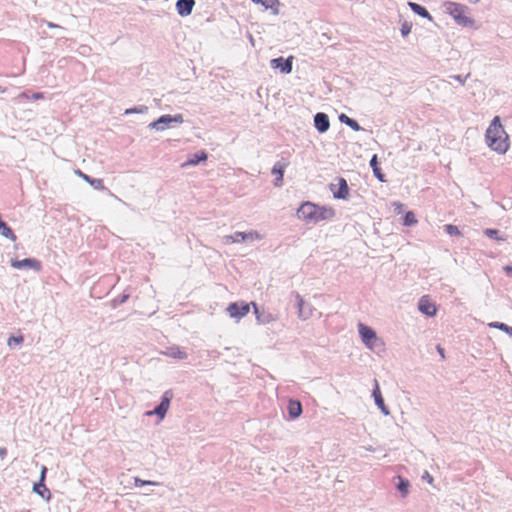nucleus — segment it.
<instances>
[{"mask_svg":"<svg viewBox=\"0 0 512 512\" xmlns=\"http://www.w3.org/2000/svg\"><path fill=\"white\" fill-rule=\"evenodd\" d=\"M23 512H30V510H27V511H23Z\"/></svg>","mask_w":512,"mask_h":512,"instance_id":"51","label":"nucleus"},{"mask_svg":"<svg viewBox=\"0 0 512 512\" xmlns=\"http://www.w3.org/2000/svg\"><path fill=\"white\" fill-rule=\"evenodd\" d=\"M485 141L491 150L499 154H505L508 151L509 137L501 124L499 116L492 119L485 133Z\"/></svg>","mask_w":512,"mask_h":512,"instance_id":"1","label":"nucleus"},{"mask_svg":"<svg viewBox=\"0 0 512 512\" xmlns=\"http://www.w3.org/2000/svg\"><path fill=\"white\" fill-rule=\"evenodd\" d=\"M370 167L373 171L374 176L380 181V182H386L385 175L383 174L380 163L378 161V157L376 154H374L370 159Z\"/></svg>","mask_w":512,"mask_h":512,"instance_id":"23","label":"nucleus"},{"mask_svg":"<svg viewBox=\"0 0 512 512\" xmlns=\"http://www.w3.org/2000/svg\"><path fill=\"white\" fill-rule=\"evenodd\" d=\"M412 23L408 21H404L401 24L400 32L403 37H407L411 33Z\"/></svg>","mask_w":512,"mask_h":512,"instance_id":"38","label":"nucleus"},{"mask_svg":"<svg viewBox=\"0 0 512 512\" xmlns=\"http://www.w3.org/2000/svg\"><path fill=\"white\" fill-rule=\"evenodd\" d=\"M443 230L451 237H460L462 236V232L460 229L453 224H446L443 226Z\"/></svg>","mask_w":512,"mask_h":512,"instance_id":"34","label":"nucleus"},{"mask_svg":"<svg viewBox=\"0 0 512 512\" xmlns=\"http://www.w3.org/2000/svg\"><path fill=\"white\" fill-rule=\"evenodd\" d=\"M437 351L444 358V349L440 345L437 346Z\"/></svg>","mask_w":512,"mask_h":512,"instance_id":"46","label":"nucleus"},{"mask_svg":"<svg viewBox=\"0 0 512 512\" xmlns=\"http://www.w3.org/2000/svg\"><path fill=\"white\" fill-rule=\"evenodd\" d=\"M338 119L339 121L342 123V124H345L347 125L349 128H351L353 131L355 132H358V131H361L363 130V128L359 125V123L349 117L348 115H346L345 113H341L339 116H338Z\"/></svg>","mask_w":512,"mask_h":512,"instance_id":"26","label":"nucleus"},{"mask_svg":"<svg viewBox=\"0 0 512 512\" xmlns=\"http://www.w3.org/2000/svg\"><path fill=\"white\" fill-rule=\"evenodd\" d=\"M5 89L0 86V93H4Z\"/></svg>","mask_w":512,"mask_h":512,"instance_id":"50","label":"nucleus"},{"mask_svg":"<svg viewBox=\"0 0 512 512\" xmlns=\"http://www.w3.org/2000/svg\"><path fill=\"white\" fill-rule=\"evenodd\" d=\"M309 310L311 311L310 307H308V305H305L304 306V311H309Z\"/></svg>","mask_w":512,"mask_h":512,"instance_id":"49","label":"nucleus"},{"mask_svg":"<svg viewBox=\"0 0 512 512\" xmlns=\"http://www.w3.org/2000/svg\"><path fill=\"white\" fill-rule=\"evenodd\" d=\"M194 6L195 0H177L175 5L176 11L181 17H187L191 15Z\"/></svg>","mask_w":512,"mask_h":512,"instance_id":"15","label":"nucleus"},{"mask_svg":"<svg viewBox=\"0 0 512 512\" xmlns=\"http://www.w3.org/2000/svg\"><path fill=\"white\" fill-rule=\"evenodd\" d=\"M315 129L323 134L326 133L330 128L329 116L324 112H317L313 117Z\"/></svg>","mask_w":512,"mask_h":512,"instance_id":"13","label":"nucleus"},{"mask_svg":"<svg viewBox=\"0 0 512 512\" xmlns=\"http://www.w3.org/2000/svg\"><path fill=\"white\" fill-rule=\"evenodd\" d=\"M43 97H44V96H43V93H41V92H36V93H34V94L32 95V98H33V99H36V100H38V99H42Z\"/></svg>","mask_w":512,"mask_h":512,"instance_id":"44","label":"nucleus"},{"mask_svg":"<svg viewBox=\"0 0 512 512\" xmlns=\"http://www.w3.org/2000/svg\"><path fill=\"white\" fill-rule=\"evenodd\" d=\"M134 483H135V486L137 487H142V486H145V485H158L157 482H154V481H150V480H142L138 477H135L134 478Z\"/></svg>","mask_w":512,"mask_h":512,"instance_id":"39","label":"nucleus"},{"mask_svg":"<svg viewBox=\"0 0 512 512\" xmlns=\"http://www.w3.org/2000/svg\"><path fill=\"white\" fill-rule=\"evenodd\" d=\"M163 354L166 355L167 357L179 360H183L188 357V354L185 351H183L179 346L176 345L167 347Z\"/></svg>","mask_w":512,"mask_h":512,"instance_id":"22","label":"nucleus"},{"mask_svg":"<svg viewBox=\"0 0 512 512\" xmlns=\"http://www.w3.org/2000/svg\"><path fill=\"white\" fill-rule=\"evenodd\" d=\"M255 4H261L265 9H271L273 15L279 14V7L281 5L279 0H252Z\"/></svg>","mask_w":512,"mask_h":512,"instance_id":"25","label":"nucleus"},{"mask_svg":"<svg viewBox=\"0 0 512 512\" xmlns=\"http://www.w3.org/2000/svg\"><path fill=\"white\" fill-rule=\"evenodd\" d=\"M397 490L401 493L402 497H406L409 493L410 482L408 479L398 477Z\"/></svg>","mask_w":512,"mask_h":512,"instance_id":"30","label":"nucleus"},{"mask_svg":"<svg viewBox=\"0 0 512 512\" xmlns=\"http://www.w3.org/2000/svg\"><path fill=\"white\" fill-rule=\"evenodd\" d=\"M417 224V219L413 211H407L402 216V225L406 227H411Z\"/></svg>","mask_w":512,"mask_h":512,"instance_id":"31","label":"nucleus"},{"mask_svg":"<svg viewBox=\"0 0 512 512\" xmlns=\"http://www.w3.org/2000/svg\"><path fill=\"white\" fill-rule=\"evenodd\" d=\"M24 341L23 335L14 336L11 335L7 340V345L10 349H15L18 345L22 344Z\"/></svg>","mask_w":512,"mask_h":512,"instance_id":"36","label":"nucleus"},{"mask_svg":"<svg viewBox=\"0 0 512 512\" xmlns=\"http://www.w3.org/2000/svg\"><path fill=\"white\" fill-rule=\"evenodd\" d=\"M76 174L78 176H80L83 180H85L87 183H89L95 190H99V191L107 190V188L104 186L103 179L93 178V177L83 173L81 170H77Z\"/></svg>","mask_w":512,"mask_h":512,"instance_id":"17","label":"nucleus"},{"mask_svg":"<svg viewBox=\"0 0 512 512\" xmlns=\"http://www.w3.org/2000/svg\"><path fill=\"white\" fill-rule=\"evenodd\" d=\"M483 233L485 236H487L490 239H494L497 241H505L506 240V238L501 235L500 230H498V229L486 228L483 231Z\"/></svg>","mask_w":512,"mask_h":512,"instance_id":"32","label":"nucleus"},{"mask_svg":"<svg viewBox=\"0 0 512 512\" xmlns=\"http://www.w3.org/2000/svg\"><path fill=\"white\" fill-rule=\"evenodd\" d=\"M251 305V302L247 303L245 301L231 302L227 306L226 311L231 318L240 320L250 312Z\"/></svg>","mask_w":512,"mask_h":512,"instance_id":"6","label":"nucleus"},{"mask_svg":"<svg viewBox=\"0 0 512 512\" xmlns=\"http://www.w3.org/2000/svg\"><path fill=\"white\" fill-rule=\"evenodd\" d=\"M129 297H130V294L123 292L122 294L118 295L117 297H115L112 300V306L114 308H116V307L124 304L125 302L128 301Z\"/></svg>","mask_w":512,"mask_h":512,"instance_id":"37","label":"nucleus"},{"mask_svg":"<svg viewBox=\"0 0 512 512\" xmlns=\"http://www.w3.org/2000/svg\"><path fill=\"white\" fill-rule=\"evenodd\" d=\"M468 2H469L470 4H476V3H478V2H479V0H468Z\"/></svg>","mask_w":512,"mask_h":512,"instance_id":"48","label":"nucleus"},{"mask_svg":"<svg viewBox=\"0 0 512 512\" xmlns=\"http://www.w3.org/2000/svg\"><path fill=\"white\" fill-rule=\"evenodd\" d=\"M173 397V391L171 389L166 390L162 394L159 404L155 406L154 410L148 411L146 414L148 416L156 415L160 420H163L169 410Z\"/></svg>","mask_w":512,"mask_h":512,"instance_id":"4","label":"nucleus"},{"mask_svg":"<svg viewBox=\"0 0 512 512\" xmlns=\"http://www.w3.org/2000/svg\"><path fill=\"white\" fill-rule=\"evenodd\" d=\"M208 158V154L204 151V150H201V151H198V152H195L193 154H190L187 158V160L185 161V163L183 164V166H196L198 164H200L201 162H204L206 161Z\"/></svg>","mask_w":512,"mask_h":512,"instance_id":"21","label":"nucleus"},{"mask_svg":"<svg viewBox=\"0 0 512 512\" xmlns=\"http://www.w3.org/2000/svg\"><path fill=\"white\" fill-rule=\"evenodd\" d=\"M334 216H335V211L333 208L318 205L314 223H318L323 220L332 219Z\"/></svg>","mask_w":512,"mask_h":512,"instance_id":"19","label":"nucleus"},{"mask_svg":"<svg viewBox=\"0 0 512 512\" xmlns=\"http://www.w3.org/2000/svg\"><path fill=\"white\" fill-rule=\"evenodd\" d=\"M504 272L510 278H512V265H506L503 267Z\"/></svg>","mask_w":512,"mask_h":512,"instance_id":"42","label":"nucleus"},{"mask_svg":"<svg viewBox=\"0 0 512 512\" xmlns=\"http://www.w3.org/2000/svg\"><path fill=\"white\" fill-rule=\"evenodd\" d=\"M372 397L374 398V403L377 406V408L385 415H389L390 411L388 407L385 405L384 398L381 394V390L379 387L378 381L374 380V388L372 390Z\"/></svg>","mask_w":512,"mask_h":512,"instance_id":"14","label":"nucleus"},{"mask_svg":"<svg viewBox=\"0 0 512 512\" xmlns=\"http://www.w3.org/2000/svg\"><path fill=\"white\" fill-rule=\"evenodd\" d=\"M295 297H296V305L298 308L299 317L302 319H307L310 316V310L304 311V306L306 304H305L304 299L301 297V295L298 292L295 293Z\"/></svg>","mask_w":512,"mask_h":512,"instance_id":"27","label":"nucleus"},{"mask_svg":"<svg viewBox=\"0 0 512 512\" xmlns=\"http://www.w3.org/2000/svg\"><path fill=\"white\" fill-rule=\"evenodd\" d=\"M293 56L284 58L282 56L270 60V67L278 69L282 74H290L293 69Z\"/></svg>","mask_w":512,"mask_h":512,"instance_id":"9","label":"nucleus"},{"mask_svg":"<svg viewBox=\"0 0 512 512\" xmlns=\"http://www.w3.org/2000/svg\"><path fill=\"white\" fill-rule=\"evenodd\" d=\"M254 235L256 238H259V234L257 232H235L233 236H231L232 242L240 243L245 242L247 239H253Z\"/></svg>","mask_w":512,"mask_h":512,"instance_id":"28","label":"nucleus"},{"mask_svg":"<svg viewBox=\"0 0 512 512\" xmlns=\"http://www.w3.org/2000/svg\"><path fill=\"white\" fill-rule=\"evenodd\" d=\"M446 12L453 18L455 23L464 28H475V20L466 15L470 11L469 7L457 3L447 1L444 3Z\"/></svg>","mask_w":512,"mask_h":512,"instance_id":"2","label":"nucleus"},{"mask_svg":"<svg viewBox=\"0 0 512 512\" xmlns=\"http://www.w3.org/2000/svg\"><path fill=\"white\" fill-rule=\"evenodd\" d=\"M489 326L491 328H496V329L506 333L507 335H509L512 338V326H509L506 323L498 322V321L490 323Z\"/></svg>","mask_w":512,"mask_h":512,"instance_id":"33","label":"nucleus"},{"mask_svg":"<svg viewBox=\"0 0 512 512\" xmlns=\"http://www.w3.org/2000/svg\"><path fill=\"white\" fill-rule=\"evenodd\" d=\"M470 76V74L468 73L466 76H462V75H452L450 76V78L454 79L455 81L459 82L460 84L464 85L465 81L467 80V78Z\"/></svg>","mask_w":512,"mask_h":512,"instance_id":"40","label":"nucleus"},{"mask_svg":"<svg viewBox=\"0 0 512 512\" xmlns=\"http://www.w3.org/2000/svg\"><path fill=\"white\" fill-rule=\"evenodd\" d=\"M358 331L363 343L368 347H372L373 342L377 340L376 332L363 323L358 324Z\"/></svg>","mask_w":512,"mask_h":512,"instance_id":"12","label":"nucleus"},{"mask_svg":"<svg viewBox=\"0 0 512 512\" xmlns=\"http://www.w3.org/2000/svg\"><path fill=\"white\" fill-rule=\"evenodd\" d=\"M148 112V107L145 105H138L131 108H127L124 111V115H130V114H144Z\"/></svg>","mask_w":512,"mask_h":512,"instance_id":"35","label":"nucleus"},{"mask_svg":"<svg viewBox=\"0 0 512 512\" xmlns=\"http://www.w3.org/2000/svg\"><path fill=\"white\" fill-rule=\"evenodd\" d=\"M418 309L421 313L429 317L435 316L437 312L435 304L431 303L426 296L420 298Z\"/></svg>","mask_w":512,"mask_h":512,"instance_id":"16","label":"nucleus"},{"mask_svg":"<svg viewBox=\"0 0 512 512\" xmlns=\"http://www.w3.org/2000/svg\"><path fill=\"white\" fill-rule=\"evenodd\" d=\"M422 479L426 480L428 483L433 482V477L427 471L424 472Z\"/></svg>","mask_w":512,"mask_h":512,"instance_id":"43","label":"nucleus"},{"mask_svg":"<svg viewBox=\"0 0 512 512\" xmlns=\"http://www.w3.org/2000/svg\"><path fill=\"white\" fill-rule=\"evenodd\" d=\"M32 491L46 501H49L52 497L51 492L47 488L45 483H39V482L34 483Z\"/></svg>","mask_w":512,"mask_h":512,"instance_id":"24","label":"nucleus"},{"mask_svg":"<svg viewBox=\"0 0 512 512\" xmlns=\"http://www.w3.org/2000/svg\"><path fill=\"white\" fill-rule=\"evenodd\" d=\"M317 206L318 205L309 201L303 202L297 209L298 218L309 223H314Z\"/></svg>","mask_w":512,"mask_h":512,"instance_id":"8","label":"nucleus"},{"mask_svg":"<svg viewBox=\"0 0 512 512\" xmlns=\"http://www.w3.org/2000/svg\"><path fill=\"white\" fill-rule=\"evenodd\" d=\"M289 165V162L286 161L284 158L277 161L271 170V173L275 175V179L273 180V184L275 187H280L283 184V177L285 173V169Z\"/></svg>","mask_w":512,"mask_h":512,"instance_id":"11","label":"nucleus"},{"mask_svg":"<svg viewBox=\"0 0 512 512\" xmlns=\"http://www.w3.org/2000/svg\"><path fill=\"white\" fill-rule=\"evenodd\" d=\"M256 317V321L259 325H266L276 320L275 316L265 310L263 307H259L255 302H251Z\"/></svg>","mask_w":512,"mask_h":512,"instance_id":"10","label":"nucleus"},{"mask_svg":"<svg viewBox=\"0 0 512 512\" xmlns=\"http://www.w3.org/2000/svg\"><path fill=\"white\" fill-rule=\"evenodd\" d=\"M408 6L416 15L428 19L430 22H433V17L425 6L412 1L408 2Z\"/></svg>","mask_w":512,"mask_h":512,"instance_id":"20","label":"nucleus"},{"mask_svg":"<svg viewBox=\"0 0 512 512\" xmlns=\"http://www.w3.org/2000/svg\"><path fill=\"white\" fill-rule=\"evenodd\" d=\"M10 264L13 268L18 270L31 269L35 272H40L42 269V263L36 258H25L22 260L11 259Z\"/></svg>","mask_w":512,"mask_h":512,"instance_id":"7","label":"nucleus"},{"mask_svg":"<svg viewBox=\"0 0 512 512\" xmlns=\"http://www.w3.org/2000/svg\"><path fill=\"white\" fill-rule=\"evenodd\" d=\"M336 183H330L329 189L333 194V197L337 200H347L349 197L350 188L345 178L336 177Z\"/></svg>","mask_w":512,"mask_h":512,"instance_id":"5","label":"nucleus"},{"mask_svg":"<svg viewBox=\"0 0 512 512\" xmlns=\"http://www.w3.org/2000/svg\"><path fill=\"white\" fill-rule=\"evenodd\" d=\"M7 454V449L5 447L0 448V458H4Z\"/></svg>","mask_w":512,"mask_h":512,"instance_id":"45","label":"nucleus"},{"mask_svg":"<svg viewBox=\"0 0 512 512\" xmlns=\"http://www.w3.org/2000/svg\"><path fill=\"white\" fill-rule=\"evenodd\" d=\"M184 122V117L182 114H164L158 117L156 120L151 122L148 125L149 129H155L156 131H164L168 128L175 127L178 124H182Z\"/></svg>","mask_w":512,"mask_h":512,"instance_id":"3","label":"nucleus"},{"mask_svg":"<svg viewBox=\"0 0 512 512\" xmlns=\"http://www.w3.org/2000/svg\"><path fill=\"white\" fill-rule=\"evenodd\" d=\"M303 412L302 404L299 400L289 399L287 413L291 419H297Z\"/></svg>","mask_w":512,"mask_h":512,"instance_id":"18","label":"nucleus"},{"mask_svg":"<svg viewBox=\"0 0 512 512\" xmlns=\"http://www.w3.org/2000/svg\"><path fill=\"white\" fill-rule=\"evenodd\" d=\"M0 235H2L4 238L9 239L13 242L16 241V239H17L14 231L5 221H3L0 224Z\"/></svg>","mask_w":512,"mask_h":512,"instance_id":"29","label":"nucleus"},{"mask_svg":"<svg viewBox=\"0 0 512 512\" xmlns=\"http://www.w3.org/2000/svg\"><path fill=\"white\" fill-rule=\"evenodd\" d=\"M46 474H47V467L46 466H42L41 472H40L39 481H38L39 483H45Z\"/></svg>","mask_w":512,"mask_h":512,"instance_id":"41","label":"nucleus"},{"mask_svg":"<svg viewBox=\"0 0 512 512\" xmlns=\"http://www.w3.org/2000/svg\"><path fill=\"white\" fill-rule=\"evenodd\" d=\"M48 27H50V28H60L59 25L53 24V23H48Z\"/></svg>","mask_w":512,"mask_h":512,"instance_id":"47","label":"nucleus"}]
</instances>
